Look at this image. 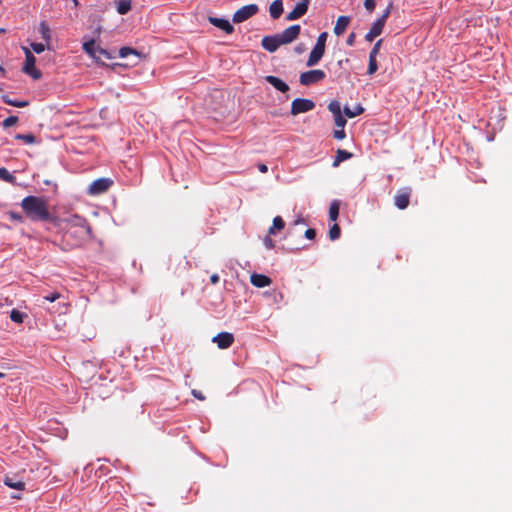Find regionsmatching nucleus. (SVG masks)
Wrapping results in <instances>:
<instances>
[{
  "mask_svg": "<svg viewBox=\"0 0 512 512\" xmlns=\"http://www.w3.org/2000/svg\"><path fill=\"white\" fill-rule=\"evenodd\" d=\"M20 205L31 221H48L51 218L48 201L43 197L27 196L22 199Z\"/></svg>",
  "mask_w": 512,
  "mask_h": 512,
  "instance_id": "1",
  "label": "nucleus"
},
{
  "mask_svg": "<svg viewBox=\"0 0 512 512\" xmlns=\"http://www.w3.org/2000/svg\"><path fill=\"white\" fill-rule=\"evenodd\" d=\"M326 73L320 69L309 70L300 74L299 82L303 86H310L323 81Z\"/></svg>",
  "mask_w": 512,
  "mask_h": 512,
  "instance_id": "2",
  "label": "nucleus"
},
{
  "mask_svg": "<svg viewBox=\"0 0 512 512\" xmlns=\"http://www.w3.org/2000/svg\"><path fill=\"white\" fill-rule=\"evenodd\" d=\"M315 108V103L311 99L306 98H296L291 103L290 113L293 116H296L301 113H306Z\"/></svg>",
  "mask_w": 512,
  "mask_h": 512,
  "instance_id": "3",
  "label": "nucleus"
},
{
  "mask_svg": "<svg viewBox=\"0 0 512 512\" xmlns=\"http://www.w3.org/2000/svg\"><path fill=\"white\" fill-rule=\"evenodd\" d=\"M25 50V63H24V66H23V71L24 73L30 75L33 79H40L41 76H42V73L40 70H38L35 66V63H36V58L35 56L31 53V51L27 48H24Z\"/></svg>",
  "mask_w": 512,
  "mask_h": 512,
  "instance_id": "4",
  "label": "nucleus"
},
{
  "mask_svg": "<svg viewBox=\"0 0 512 512\" xmlns=\"http://www.w3.org/2000/svg\"><path fill=\"white\" fill-rule=\"evenodd\" d=\"M259 8L256 4H249L239 8L232 17L234 23H242L257 14Z\"/></svg>",
  "mask_w": 512,
  "mask_h": 512,
  "instance_id": "5",
  "label": "nucleus"
},
{
  "mask_svg": "<svg viewBox=\"0 0 512 512\" xmlns=\"http://www.w3.org/2000/svg\"><path fill=\"white\" fill-rule=\"evenodd\" d=\"M113 184V181L109 178H99L94 180L88 188L90 195H100L106 192Z\"/></svg>",
  "mask_w": 512,
  "mask_h": 512,
  "instance_id": "6",
  "label": "nucleus"
},
{
  "mask_svg": "<svg viewBox=\"0 0 512 512\" xmlns=\"http://www.w3.org/2000/svg\"><path fill=\"white\" fill-rule=\"evenodd\" d=\"M411 194L412 189L410 187L399 189L394 197L395 206L400 210L406 209L409 206Z\"/></svg>",
  "mask_w": 512,
  "mask_h": 512,
  "instance_id": "7",
  "label": "nucleus"
},
{
  "mask_svg": "<svg viewBox=\"0 0 512 512\" xmlns=\"http://www.w3.org/2000/svg\"><path fill=\"white\" fill-rule=\"evenodd\" d=\"M300 31L301 27L298 24L289 26L283 32L278 33L280 42L282 43V45H286L293 42L295 39L298 38Z\"/></svg>",
  "mask_w": 512,
  "mask_h": 512,
  "instance_id": "8",
  "label": "nucleus"
},
{
  "mask_svg": "<svg viewBox=\"0 0 512 512\" xmlns=\"http://www.w3.org/2000/svg\"><path fill=\"white\" fill-rule=\"evenodd\" d=\"M328 110L334 116L335 125L337 127H339V128H344L346 123H347V121H346V119L342 115L340 102L337 101V100H332L328 104Z\"/></svg>",
  "mask_w": 512,
  "mask_h": 512,
  "instance_id": "9",
  "label": "nucleus"
},
{
  "mask_svg": "<svg viewBox=\"0 0 512 512\" xmlns=\"http://www.w3.org/2000/svg\"><path fill=\"white\" fill-rule=\"evenodd\" d=\"M309 4H310V0H301L294 7V9L286 15V20L293 21V20H297V19L301 18L302 16H304L308 11Z\"/></svg>",
  "mask_w": 512,
  "mask_h": 512,
  "instance_id": "10",
  "label": "nucleus"
},
{
  "mask_svg": "<svg viewBox=\"0 0 512 512\" xmlns=\"http://www.w3.org/2000/svg\"><path fill=\"white\" fill-rule=\"evenodd\" d=\"M391 9H392V4H389L388 7L383 12V14L377 20H375L373 22L369 31L374 33V35L379 36L383 31V28L385 26V23H386L388 17L390 16Z\"/></svg>",
  "mask_w": 512,
  "mask_h": 512,
  "instance_id": "11",
  "label": "nucleus"
},
{
  "mask_svg": "<svg viewBox=\"0 0 512 512\" xmlns=\"http://www.w3.org/2000/svg\"><path fill=\"white\" fill-rule=\"evenodd\" d=\"M212 342L215 343L219 349H227L234 343V336L229 332H220L212 338Z\"/></svg>",
  "mask_w": 512,
  "mask_h": 512,
  "instance_id": "12",
  "label": "nucleus"
},
{
  "mask_svg": "<svg viewBox=\"0 0 512 512\" xmlns=\"http://www.w3.org/2000/svg\"><path fill=\"white\" fill-rule=\"evenodd\" d=\"M261 45L266 51L273 53L282 45V43L280 42L278 34H275L263 37Z\"/></svg>",
  "mask_w": 512,
  "mask_h": 512,
  "instance_id": "13",
  "label": "nucleus"
},
{
  "mask_svg": "<svg viewBox=\"0 0 512 512\" xmlns=\"http://www.w3.org/2000/svg\"><path fill=\"white\" fill-rule=\"evenodd\" d=\"M208 20L212 25L223 30L226 34H232L234 32V27L226 19L210 16Z\"/></svg>",
  "mask_w": 512,
  "mask_h": 512,
  "instance_id": "14",
  "label": "nucleus"
},
{
  "mask_svg": "<svg viewBox=\"0 0 512 512\" xmlns=\"http://www.w3.org/2000/svg\"><path fill=\"white\" fill-rule=\"evenodd\" d=\"M324 53H325V49L324 48H322L320 45L319 46L315 45L313 47L312 51L309 54V57H308L306 65L308 67L315 66L321 60V58L323 57Z\"/></svg>",
  "mask_w": 512,
  "mask_h": 512,
  "instance_id": "15",
  "label": "nucleus"
},
{
  "mask_svg": "<svg viewBox=\"0 0 512 512\" xmlns=\"http://www.w3.org/2000/svg\"><path fill=\"white\" fill-rule=\"evenodd\" d=\"M265 81L282 93H286L290 89L287 83L273 75L266 76Z\"/></svg>",
  "mask_w": 512,
  "mask_h": 512,
  "instance_id": "16",
  "label": "nucleus"
},
{
  "mask_svg": "<svg viewBox=\"0 0 512 512\" xmlns=\"http://www.w3.org/2000/svg\"><path fill=\"white\" fill-rule=\"evenodd\" d=\"M250 282L253 286L263 288L269 286L272 282L271 278L264 274L254 273L250 277Z\"/></svg>",
  "mask_w": 512,
  "mask_h": 512,
  "instance_id": "17",
  "label": "nucleus"
},
{
  "mask_svg": "<svg viewBox=\"0 0 512 512\" xmlns=\"http://www.w3.org/2000/svg\"><path fill=\"white\" fill-rule=\"evenodd\" d=\"M351 21L350 16H339L334 26V34L341 36L346 31Z\"/></svg>",
  "mask_w": 512,
  "mask_h": 512,
  "instance_id": "18",
  "label": "nucleus"
},
{
  "mask_svg": "<svg viewBox=\"0 0 512 512\" xmlns=\"http://www.w3.org/2000/svg\"><path fill=\"white\" fill-rule=\"evenodd\" d=\"M269 12L272 19H278L283 13L282 0H274L270 5Z\"/></svg>",
  "mask_w": 512,
  "mask_h": 512,
  "instance_id": "19",
  "label": "nucleus"
},
{
  "mask_svg": "<svg viewBox=\"0 0 512 512\" xmlns=\"http://www.w3.org/2000/svg\"><path fill=\"white\" fill-rule=\"evenodd\" d=\"M82 48L90 57L96 61H100V56L96 54L97 47L95 46V41L93 39L84 42Z\"/></svg>",
  "mask_w": 512,
  "mask_h": 512,
  "instance_id": "20",
  "label": "nucleus"
},
{
  "mask_svg": "<svg viewBox=\"0 0 512 512\" xmlns=\"http://www.w3.org/2000/svg\"><path fill=\"white\" fill-rule=\"evenodd\" d=\"M285 228V221L281 216H276L273 219L272 226L269 228V235H275L277 232L282 231Z\"/></svg>",
  "mask_w": 512,
  "mask_h": 512,
  "instance_id": "21",
  "label": "nucleus"
},
{
  "mask_svg": "<svg viewBox=\"0 0 512 512\" xmlns=\"http://www.w3.org/2000/svg\"><path fill=\"white\" fill-rule=\"evenodd\" d=\"M352 156H353V154L351 152H348L343 149H338L336 152V156L334 158L332 166L337 167L340 165L341 162L350 159Z\"/></svg>",
  "mask_w": 512,
  "mask_h": 512,
  "instance_id": "22",
  "label": "nucleus"
},
{
  "mask_svg": "<svg viewBox=\"0 0 512 512\" xmlns=\"http://www.w3.org/2000/svg\"><path fill=\"white\" fill-rule=\"evenodd\" d=\"M4 484L9 488L23 491L25 489V483L20 480H15L13 477L5 476L3 480Z\"/></svg>",
  "mask_w": 512,
  "mask_h": 512,
  "instance_id": "23",
  "label": "nucleus"
},
{
  "mask_svg": "<svg viewBox=\"0 0 512 512\" xmlns=\"http://www.w3.org/2000/svg\"><path fill=\"white\" fill-rule=\"evenodd\" d=\"M38 30H39V33H40L41 37L43 38V40H45L47 43H49L51 41V30H50V27L47 24V22L42 21L39 24Z\"/></svg>",
  "mask_w": 512,
  "mask_h": 512,
  "instance_id": "24",
  "label": "nucleus"
},
{
  "mask_svg": "<svg viewBox=\"0 0 512 512\" xmlns=\"http://www.w3.org/2000/svg\"><path fill=\"white\" fill-rule=\"evenodd\" d=\"M132 0H117V12L120 15H125L131 10Z\"/></svg>",
  "mask_w": 512,
  "mask_h": 512,
  "instance_id": "25",
  "label": "nucleus"
},
{
  "mask_svg": "<svg viewBox=\"0 0 512 512\" xmlns=\"http://www.w3.org/2000/svg\"><path fill=\"white\" fill-rule=\"evenodd\" d=\"M343 112L347 117L353 118L358 115H361L364 112V108L360 104L354 106L353 109H350L349 107L345 106Z\"/></svg>",
  "mask_w": 512,
  "mask_h": 512,
  "instance_id": "26",
  "label": "nucleus"
},
{
  "mask_svg": "<svg viewBox=\"0 0 512 512\" xmlns=\"http://www.w3.org/2000/svg\"><path fill=\"white\" fill-rule=\"evenodd\" d=\"M339 201L334 200L329 207V218L331 221H336L339 216Z\"/></svg>",
  "mask_w": 512,
  "mask_h": 512,
  "instance_id": "27",
  "label": "nucleus"
},
{
  "mask_svg": "<svg viewBox=\"0 0 512 512\" xmlns=\"http://www.w3.org/2000/svg\"><path fill=\"white\" fill-rule=\"evenodd\" d=\"M0 179L11 184L16 183V177L12 175L6 168H0Z\"/></svg>",
  "mask_w": 512,
  "mask_h": 512,
  "instance_id": "28",
  "label": "nucleus"
},
{
  "mask_svg": "<svg viewBox=\"0 0 512 512\" xmlns=\"http://www.w3.org/2000/svg\"><path fill=\"white\" fill-rule=\"evenodd\" d=\"M15 139L16 140H21L24 143L29 144V145H32V144L36 143V137L33 134H31V133H28V134H16L15 135Z\"/></svg>",
  "mask_w": 512,
  "mask_h": 512,
  "instance_id": "29",
  "label": "nucleus"
},
{
  "mask_svg": "<svg viewBox=\"0 0 512 512\" xmlns=\"http://www.w3.org/2000/svg\"><path fill=\"white\" fill-rule=\"evenodd\" d=\"M3 101L8 104V105H11L13 107H18V108H23V107H26L29 105V102L28 101H20V100H12L10 99L9 97L5 96L3 97Z\"/></svg>",
  "mask_w": 512,
  "mask_h": 512,
  "instance_id": "30",
  "label": "nucleus"
},
{
  "mask_svg": "<svg viewBox=\"0 0 512 512\" xmlns=\"http://www.w3.org/2000/svg\"><path fill=\"white\" fill-rule=\"evenodd\" d=\"M75 219H76V224L79 225V227L87 234V235H90L91 234V226L90 224L87 222L86 219H83L81 217H78V216H75Z\"/></svg>",
  "mask_w": 512,
  "mask_h": 512,
  "instance_id": "31",
  "label": "nucleus"
},
{
  "mask_svg": "<svg viewBox=\"0 0 512 512\" xmlns=\"http://www.w3.org/2000/svg\"><path fill=\"white\" fill-rule=\"evenodd\" d=\"M24 317H25V314L20 312L19 310H16V309H13L11 312H10V319L15 322V323H18V324H21L23 323L24 321Z\"/></svg>",
  "mask_w": 512,
  "mask_h": 512,
  "instance_id": "32",
  "label": "nucleus"
},
{
  "mask_svg": "<svg viewBox=\"0 0 512 512\" xmlns=\"http://www.w3.org/2000/svg\"><path fill=\"white\" fill-rule=\"evenodd\" d=\"M341 229L338 224H334L329 230V238L334 241L340 237Z\"/></svg>",
  "mask_w": 512,
  "mask_h": 512,
  "instance_id": "33",
  "label": "nucleus"
},
{
  "mask_svg": "<svg viewBox=\"0 0 512 512\" xmlns=\"http://www.w3.org/2000/svg\"><path fill=\"white\" fill-rule=\"evenodd\" d=\"M377 69H378V64H377L376 58L373 56H369V65H368L367 73L369 75H372L377 71Z\"/></svg>",
  "mask_w": 512,
  "mask_h": 512,
  "instance_id": "34",
  "label": "nucleus"
},
{
  "mask_svg": "<svg viewBox=\"0 0 512 512\" xmlns=\"http://www.w3.org/2000/svg\"><path fill=\"white\" fill-rule=\"evenodd\" d=\"M131 54L138 55L137 51L130 47H122L119 50V56L121 58H126L128 55H131Z\"/></svg>",
  "mask_w": 512,
  "mask_h": 512,
  "instance_id": "35",
  "label": "nucleus"
},
{
  "mask_svg": "<svg viewBox=\"0 0 512 512\" xmlns=\"http://www.w3.org/2000/svg\"><path fill=\"white\" fill-rule=\"evenodd\" d=\"M17 122H18V117L17 116H9V117H7L6 119L3 120L2 126L4 128H9V127L14 126L15 124H17Z\"/></svg>",
  "mask_w": 512,
  "mask_h": 512,
  "instance_id": "36",
  "label": "nucleus"
},
{
  "mask_svg": "<svg viewBox=\"0 0 512 512\" xmlns=\"http://www.w3.org/2000/svg\"><path fill=\"white\" fill-rule=\"evenodd\" d=\"M327 36H328L327 32H322V33H320V34H319V36H318V38H317V41H316V44H315V45H317V46H319V45H320L322 48H324V49H325V47H326V40H327Z\"/></svg>",
  "mask_w": 512,
  "mask_h": 512,
  "instance_id": "37",
  "label": "nucleus"
},
{
  "mask_svg": "<svg viewBox=\"0 0 512 512\" xmlns=\"http://www.w3.org/2000/svg\"><path fill=\"white\" fill-rule=\"evenodd\" d=\"M96 54L100 56V60H102L103 58H105V59L112 58L111 54L107 50H105L99 46H97V48H96Z\"/></svg>",
  "mask_w": 512,
  "mask_h": 512,
  "instance_id": "38",
  "label": "nucleus"
},
{
  "mask_svg": "<svg viewBox=\"0 0 512 512\" xmlns=\"http://www.w3.org/2000/svg\"><path fill=\"white\" fill-rule=\"evenodd\" d=\"M382 42L383 40L382 39H379L373 46L372 50L370 51V54L369 56H373V57H377V54L379 53L380 51V47L382 45Z\"/></svg>",
  "mask_w": 512,
  "mask_h": 512,
  "instance_id": "39",
  "label": "nucleus"
},
{
  "mask_svg": "<svg viewBox=\"0 0 512 512\" xmlns=\"http://www.w3.org/2000/svg\"><path fill=\"white\" fill-rule=\"evenodd\" d=\"M60 297H61L60 293L53 292V293H51V294H49L47 296H44L43 300L49 301V302H54V301L58 300Z\"/></svg>",
  "mask_w": 512,
  "mask_h": 512,
  "instance_id": "40",
  "label": "nucleus"
},
{
  "mask_svg": "<svg viewBox=\"0 0 512 512\" xmlns=\"http://www.w3.org/2000/svg\"><path fill=\"white\" fill-rule=\"evenodd\" d=\"M31 48L34 52L40 54L45 50V45L43 43H32Z\"/></svg>",
  "mask_w": 512,
  "mask_h": 512,
  "instance_id": "41",
  "label": "nucleus"
},
{
  "mask_svg": "<svg viewBox=\"0 0 512 512\" xmlns=\"http://www.w3.org/2000/svg\"><path fill=\"white\" fill-rule=\"evenodd\" d=\"M333 136L337 140H342L346 137V133L344 131V128H340L334 131Z\"/></svg>",
  "mask_w": 512,
  "mask_h": 512,
  "instance_id": "42",
  "label": "nucleus"
},
{
  "mask_svg": "<svg viewBox=\"0 0 512 512\" xmlns=\"http://www.w3.org/2000/svg\"><path fill=\"white\" fill-rule=\"evenodd\" d=\"M375 6H376V0H365L364 1V7L369 12H372L375 9Z\"/></svg>",
  "mask_w": 512,
  "mask_h": 512,
  "instance_id": "43",
  "label": "nucleus"
},
{
  "mask_svg": "<svg viewBox=\"0 0 512 512\" xmlns=\"http://www.w3.org/2000/svg\"><path fill=\"white\" fill-rule=\"evenodd\" d=\"M316 236V230L313 228H309L305 231V237L309 240H313Z\"/></svg>",
  "mask_w": 512,
  "mask_h": 512,
  "instance_id": "44",
  "label": "nucleus"
},
{
  "mask_svg": "<svg viewBox=\"0 0 512 512\" xmlns=\"http://www.w3.org/2000/svg\"><path fill=\"white\" fill-rule=\"evenodd\" d=\"M355 39H356V34L354 32H351L348 37H347V40H346V44L348 46H353L354 43H355Z\"/></svg>",
  "mask_w": 512,
  "mask_h": 512,
  "instance_id": "45",
  "label": "nucleus"
},
{
  "mask_svg": "<svg viewBox=\"0 0 512 512\" xmlns=\"http://www.w3.org/2000/svg\"><path fill=\"white\" fill-rule=\"evenodd\" d=\"M192 395H193L196 399H198V400H201V401L205 400V396H204V395H203V393H202L201 391H199V390H196V389L192 390Z\"/></svg>",
  "mask_w": 512,
  "mask_h": 512,
  "instance_id": "46",
  "label": "nucleus"
},
{
  "mask_svg": "<svg viewBox=\"0 0 512 512\" xmlns=\"http://www.w3.org/2000/svg\"><path fill=\"white\" fill-rule=\"evenodd\" d=\"M264 245H265L268 249H272V248H274V242H273V240H272L271 238H269V237H266V238L264 239Z\"/></svg>",
  "mask_w": 512,
  "mask_h": 512,
  "instance_id": "47",
  "label": "nucleus"
},
{
  "mask_svg": "<svg viewBox=\"0 0 512 512\" xmlns=\"http://www.w3.org/2000/svg\"><path fill=\"white\" fill-rule=\"evenodd\" d=\"M376 37H378L377 35H374V33H372L371 31H368L365 35V40L368 41V42H371L373 41Z\"/></svg>",
  "mask_w": 512,
  "mask_h": 512,
  "instance_id": "48",
  "label": "nucleus"
},
{
  "mask_svg": "<svg viewBox=\"0 0 512 512\" xmlns=\"http://www.w3.org/2000/svg\"><path fill=\"white\" fill-rule=\"evenodd\" d=\"M10 217H11V219L16 220V221H22V219H23V217L20 214L15 213V212H11Z\"/></svg>",
  "mask_w": 512,
  "mask_h": 512,
  "instance_id": "49",
  "label": "nucleus"
},
{
  "mask_svg": "<svg viewBox=\"0 0 512 512\" xmlns=\"http://www.w3.org/2000/svg\"><path fill=\"white\" fill-rule=\"evenodd\" d=\"M220 278L218 276V274H212L211 277H210V282L215 285L219 282Z\"/></svg>",
  "mask_w": 512,
  "mask_h": 512,
  "instance_id": "50",
  "label": "nucleus"
},
{
  "mask_svg": "<svg viewBox=\"0 0 512 512\" xmlns=\"http://www.w3.org/2000/svg\"><path fill=\"white\" fill-rule=\"evenodd\" d=\"M258 169L261 173H266L268 171L267 165L262 163L258 165Z\"/></svg>",
  "mask_w": 512,
  "mask_h": 512,
  "instance_id": "51",
  "label": "nucleus"
},
{
  "mask_svg": "<svg viewBox=\"0 0 512 512\" xmlns=\"http://www.w3.org/2000/svg\"><path fill=\"white\" fill-rule=\"evenodd\" d=\"M298 224H305V220L303 218H298L297 220L294 221V225Z\"/></svg>",
  "mask_w": 512,
  "mask_h": 512,
  "instance_id": "52",
  "label": "nucleus"
},
{
  "mask_svg": "<svg viewBox=\"0 0 512 512\" xmlns=\"http://www.w3.org/2000/svg\"><path fill=\"white\" fill-rule=\"evenodd\" d=\"M12 497H13V498H16V499H20V498H21V496H20V495H13Z\"/></svg>",
  "mask_w": 512,
  "mask_h": 512,
  "instance_id": "53",
  "label": "nucleus"
},
{
  "mask_svg": "<svg viewBox=\"0 0 512 512\" xmlns=\"http://www.w3.org/2000/svg\"><path fill=\"white\" fill-rule=\"evenodd\" d=\"M5 377V374L0 372V379L4 378Z\"/></svg>",
  "mask_w": 512,
  "mask_h": 512,
  "instance_id": "54",
  "label": "nucleus"
},
{
  "mask_svg": "<svg viewBox=\"0 0 512 512\" xmlns=\"http://www.w3.org/2000/svg\"><path fill=\"white\" fill-rule=\"evenodd\" d=\"M6 30L4 28H0V33H4Z\"/></svg>",
  "mask_w": 512,
  "mask_h": 512,
  "instance_id": "55",
  "label": "nucleus"
}]
</instances>
